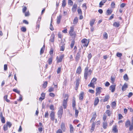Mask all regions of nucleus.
<instances>
[{"label": "nucleus", "instance_id": "nucleus-60", "mask_svg": "<svg viewBox=\"0 0 133 133\" xmlns=\"http://www.w3.org/2000/svg\"><path fill=\"white\" fill-rule=\"evenodd\" d=\"M89 92L92 94H94L95 92L92 89H89Z\"/></svg>", "mask_w": 133, "mask_h": 133}, {"label": "nucleus", "instance_id": "nucleus-25", "mask_svg": "<svg viewBox=\"0 0 133 133\" xmlns=\"http://www.w3.org/2000/svg\"><path fill=\"white\" fill-rule=\"evenodd\" d=\"M119 22L117 23L116 22H115L113 24L114 26L116 27H118L119 26Z\"/></svg>", "mask_w": 133, "mask_h": 133}, {"label": "nucleus", "instance_id": "nucleus-2", "mask_svg": "<svg viewBox=\"0 0 133 133\" xmlns=\"http://www.w3.org/2000/svg\"><path fill=\"white\" fill-rule=\"evenodd\" d=\"M74 27L73 26L71 27L69 32V34L72 38H75L76 36V35L75 32H74Z\"/></svg>", "mask_w": 133, "mask_h": 133}, {"label": "nucleus", "instance_id": "nucleus-18", "mask_svg": "<svg viewBox=\"0 0 133 133\" xmlns=\"http://www.w3.org/2000/svg\"><path fill=\"white\" fill-rule=\"evenodd\" d=\"M84 92H82L80 93L79 95V99L81 100H83V99Z\"/></svg>", "mask_w": 133, "mask_h": 133}, {"label": "nucleus", "instance_id": "nucleus-36", "mask_svg": "<svg viewBox=\"0 0 133 133\" xmlns=\"http://www.w3.org/2000/svg\"><path fill=\"white\" fill-rule=\"evenodd\" d=\"M77 11L78 14L82 15V11L81 9L80 8L78 9Z\"/></svg>", "mask_w": 133, "mask_h": 133}, {"label": "nucleus", "instance_id": "nucleus-4", "mask_svg": "<svg viewBox=\"0 0 133 133\" xmlns=\"http://www.w3.org/2000/svg\"><path fill=\"white\" fill-rule=\"evenodd\" d=\"M81 49H79V51L75 57L76 61V62H78L79 59L81 57Z\"/></svg>", "mask_w": 133, "mask_h": 133}, {"label": "nucleus", "instance_id": "nucleus-30", "mask_svg": "<svg viewBox=\"0 0 133 133\" xmlns=\"http://www.w3.org/2000/svg\"><path fill=\"white\" fill-rule=\"evenodd\" d=\"M103 36V38L104 39H107L108 35L107 33L106 32H105L104 33Z\"/></svg>", "mask_w": 133, "mask_h": 133}, {"label": "nucleus", "instance_id": "nucleus-5", "mask_svg": "<svg viewBox=\"0 0 133 133\" xmlns=\"http://www.w3.org/2000/svg\"><path fill=\"white\" fill-rule=\"evenodd\" d=\"M63 108L62 106H61L59 108L58 112V117L60 118H61L62 117L63 113Z\"/></svg>", "mask_w": 133, "mask_h": 133}, {"label": "nucleus", "instance_id": "nucleus-13", "mask_svg": "<svg viewBox=\"0 0 133 133\" xmlns=\"http://www.w3.org/2000/svg\"><path fill=\"white\" fill-rule=\"evenodd\" d=\"M77 5L75 4L73 5L72 9V11L73 12H75L76 11L77 8Z\"/></svg>", "mask_w": 133, "mask_h": 133}, {"label": "nucleus", "instance_id": "nucleus-45", "mask_svg": "<svg viewBox=\"0 0 133 133\" xmlns=\"http://www.w3.org/2000/svg\"><path fill=\"white\" fill-rule=\"evenodd\" d=\"M13 91L20 95V91L18 90L17 89H13Z\"/></svg>", "mask_w": 133, "mask_h": 133}, {"label": "nucleus", "instance_id": "nucleus-44", "mask_svg": "<svg viewBox=\"0 0 133 133\" xmlns=\"http://www.w3.org/2000/svg\"><path fill=\"white\" fill-rule=\"evenodd\" d=\"M21 30L23 32H25L26 31V29L25 27H22L21 28Z\"/></svg>", "mask_w": 133, "mask_h": 133}, {"label": "nucleus", "instance_id": "nucleus-50", "mask_svg": "<svg viewBox=\"0 0 133 133\" xmlns=\"http://www.w3.org/2000/svg\"><path fill=\"white\" fill-rule=\"evenodd\" d=\"M27 9V8L25 6H24L22 9V11L23 13H25Z\"/></svg>", "mask_w": 133, "mask_h": 133}, {"label": "nucleus", "instance_id": "nucleus-7", "mask_svg": "<svg viewBox=\"0 0 133 133\" xmlns=\"http://www.w3.org/2000/svg\"><path fill=\"white\" fill-rule=\"evenodd\" d=\"M50 116L51 117V119L52 121H54L55 119V113L53 111H51L50 114Z\"/></svg>", "mask_w": 133, "mask_h": 133}, {"label": "nucleus", "instance_id": "nucleus-64", "mask_svg": "<svg viewBox=\"0 0 133 133\" xmlns=\"http://www.w3.org/2000/svg\"><path fill=\"white\" fill-rule=\"evenodd\" d=\"M110 85V83L108 82H106L105 84V86L106 87H108Z\"/></svg>", "mask_w": 133, "mask_h": 133}, {"label": "nucleus", "instance_id": "nucleus-38", "mask_svg": "<svg viewBox=\"0 0 133 133\" xmlns=\"http://www.w3.org/2000/svg\"><path fill=\"white\" fill-rule=\"evenodd\" d=\"M97 79L96 78H94L91 81V82L93 83H95L97 81Z\"/></svg>", "mask_w": 133, "mask_h": 133}, {"label": "nucleus", "instance_id": "nucleus-61", "mask_svg": "<svg viewBox=\"0 0 133 133\" xmlns=\"http://www.w3.org/2000/svg\"><path fill=\"white\" fill-rule=\"evenodd\" d=\"M61 69V68L60 67H59L58 68L57 71V72L58 74H59L60 72Z\"/></svg>", "mask_w": 133, "mask_h": 133}, {"label": "nucleus", "instance_id": "nucleus-15", "mask_svg": "<svg viewBox=\"0 0 133 133\" xmlns=\"http://www.w3.org/2000/svg\"><path fill=\"white\" fill-rule=\"evenodd\" d=\"M99 101V100L98 97L95 98L94 102V105L95 106L97 105Z\"/></svg>", "mask_w": 133, "mask_h": 133}, {"label": "nucleus", "instance_id": "nucleus-52", "mask_svg": "<svg viewBox=\"0 0 133 133\" xmlns=\"http://www.w3.org/2000/svg\"><path fill=\"white\" fill-rule=\"evenodd\" d=\"M106 12L107 13V15H109L112 12V11H110V10H108L106 11Z\"/></svg>", "mask_w": 133, "mask_h": 133}, {"label": "nucleus", "instance_id": "nucleus-28", "mask_svg": "<svg viewBox=\"0 0 133 133\" xmlns=\"http://www.w3.org/2000/svg\"><path fill=\"white\" fill-rule=\"evenodd\" d=\"M52 58L51 57L49 58L48 60V62L49 65L51 64L52 62Z\"/></svg>", "mask_w": 133, "mask_h": 133}, {"label": "nucleus", "instance_id": "nucleus-11", "mask_svg": "<svg viewBox=\"0 0 133 133\" xmlns=\"http://www.w3.org/2000/svg\"><path fill=\"white\" fill-rule=\"evenodd\" d=\"M93 116L92 117L91 119L90 122H93L95 120L96 117V112H95L94 113H93Z\"/></svg>", "mask_w": 133, "mask_h": 133}, {"label": "nucleus", "instance_id": "nucleus-8", "mask_svg": "<svg viewBox=\"0 0 133 133\" xmlns=\"http://www.w3.org/2000/svg\"><path fill=\"white\" fill-rule=\"evenodd\" d=\"M60 51H63L65 48V44L63 42L61 43V44L60 45Z\"/></svg>", "mask_w": 133, "mask_h": 133}, {"label": "nucleus", "instance_id": "nucleus-14", "mask_svg": "<svg viewBox=\"0 0 133 133\" xmlns=\"http://www.w3.org/2000/svg\"><path fill=\"white\" fill-rule=\"evenodd\" d=\"M128 87V85L127 83H125L124 84L122 87V90L124 91L126 90L127 88Z\"/></svg>", "mask_w": 133, "mask_h": 133}, {"label": "nucleus", "instance_id": "nucleus-6", "mask_svg": "<svg viewBox=\"0 0 133 133\" xmlns=\"http://www.w3.org/2000/svg\"><path fill=\"white\" fill-rule=\"evenodd\" d=\"M102 89V88L101 87H98L96 89V96H97L101 94V90Z\"/></svg>", "mask_w": 133, "mask_h": 133}, {"label": "nucleus", "instance_id": "nucleus-51", "mask_svg": "<svg viewBox=\"0 0 133 133\" xmlns=\"http://www.w3.org/2000/svg\"><path fill=\"white\" fill-rule=\"evenodd\" d=\"M44 49H43L42 48L40 51V54L41 55H42L43 53L44 52Z\"/></svg>", "mask_w": 133, "mask_h": 133}, {"label": "nucleus", "instance_id": "nucleus-62", "mask_svg": "<svg viewBox=\"0 0 133 133\" xmlns=\"http://www.w3.org/2000/svg\"><path fill=\"white\" fill-rule=\"evenodd\" d=\"M115 3L114 2H112L111 4V7L112 8H114L115 7Z\"/></svg>", "mask_w": 133, "mask_h": 133}, {"label": "nucleus", "instance_id": "nucleus-58", "mask_svg": "<svg viewBox=\"0 0 133 133\" xmlns=\"http://www.w3.org/2000/svg\"><path fill=\"white\" fill-rule=\"evenodd\" d=\"M56 133H62V131L61 129H59L57 131Z\"/></svg>", "mask_w": 133, "mask_h": 133}, {"label": "nucleus", "instance_id": "nucleus-49", "mask_svg": "<svg viewBox=\"0 0 133 133\" xmlns=\"http://www.w3.org/2000/svg\"><path fill=\"white\" fill-rule=\"evenodd\" d=\"M126 5V4L124 3H122L120 5V7L123 8H124Z\"/></svg>", "mask_w": 133, "mask_h": 133}, {"label": "nucleus", "instance_id": "nucleus-29", "mask_svg": "<svg viewBox=\"0 0 133 133\" xmlns=\"http://www.w3.org/2000/svg\"><path fill=\"white\" fill-rule=\"evenodd\" d=\"M123 78L126 81H127L129 79L128 77V75L127 74H125L124 76H123Z\"/></svg>", "mask_w": 133, "mask_h": 133}, {"label": "nucleus", "instance_id": "nucleus-46", "mask_svg": "<svg viewBox=\"0 0 133 133\" xmlns=\"http://www.w3.org/2000/svg\"><path fill=\"white\" fill-rule=\"evenodd\" d=\"M76 105V102L75 101L74 99H73L72 101V107H75Z\"/></svg>", "mask_w": 133, "mask_h": 133}, {"label": "nucleus", "instance_id": "nucleus-57", "mask_svg": "<svg viewBox=\"0 0 133 133\" xmlns=\"http://www.w3.org/2000/svg\"><path fill=\"white\" fill-rule=\"evenodd\" d=\"M92 57V55L91 53L89 54L88 56V58L89 60Z\"/></svg>", "mask_w": 133, "mask_h": 133}, {"label": "nucleus", "instance_id": "nucleus-24", "mask_svg": "<svg viewBox=\"0 0 133 133\" xmlns=\"http://www.w3.org/2000/svg\"><path fill=\"white\" fill-rule=\"evenodd\" d=\"M70 131L71 133H72L74 131V128L71 124L70 125Z\"/></svg>", "mask_w": 133, "mask_h": 133}, {"label": "nucleus", "instance_id": "nucleus-34", "mask_svg": "<svg viewBox=\"0 0 133 133\" xmlns=\"http://www.w3.org/2000/svg\"><path fill=\"white\" fill-rule=\"evenodd\" d=\"M66 5V2L65 0H63L62 1V6L63 7H64Z\"/></svg>", "mask_w": 133, "mask_h": 133}, {"label": "nucleus", "instance_id": "nucleus-39", "mask_svg": "<svg viewBox=\"0 0 133 133\" xmlns=\"http://www.w3.org/2000/svg\"><path fill=\"white\" fill-rule=\"evenodd\" d=\"M88 40L87 39L84 38L81 41V42L83 43H87Z\"/></svg>", "mask_w": 133, "mask_h": 133}, {"label": "nucleus", "instance_id": "nucleus-35", "mask_svg": "<svg viewBox=\"0 0 133 133\" xmlns=\"http://www.w3.org/2000/svg\"><path fill=\"white\" fill-rule=\"evenodd\" d=\"M79 78H78L76 79V86L78 87L79 85Z\"/></svg>", "mask_w": 133, "mask_h": 133}, {"label": "nucleus", "instance_id": "nucleus-63", "mask_svg": "<svg viewBox=\"0 0 133 133\" xmlns=\"http://www.w3.org/2000/svg\"><path fill=\"white\" fill-rule=\"evenodd\" d=\"M133 129V125L131 124L130 126L129 127V130L130 131H131Z\"/></svg>", "mask_w": 133, "mask_h": 133}, {"label": "nucleus", "instance_id": "nucleus-32", "mask_svg": "<svg viewBox=\"0 0 133 133\" xmlns=\"http://www.w3.org/2000/svg\"><path fill=\"white\" fill-rule=\"evenodd\" d=\"M82 7L83 8V9L85 11L86 10L87 8V7L86 6V4L85 3L83 4L82 5Z\"/></svg>", "mask_w": 133, "mask_h": 133}, {"label": "nucleus", "instance_id": "nucleus-12", "mask_svg": "<svg viewBox=\"0 0 133 133\" xmlns=\"http://www.w3.org/2000/svg\"><path fill=\"white\" fill-rule=\"evenodd\" d=\"M61 128L63 131H65L66 128L65 127V123H62L61 125Z\"/></svg>", "mask_w": 133, "mask_h": 133}, {"label": "nucleus", "instance_id": "nucleus-26", "mask_svg": "<svg viewBox=\"0 0 133 133\" xmlns=\"http://www.w3.org/2000/svg\"><path fill=\"white\" fill-rule=\"evenodd\" d=\"M130 122L129 120H128L125 123V126L127 127H128L130 125Z\"/></svg>", "mask_w": 133, "mask_h": 133}, {"label": "nucleus", "instance_id": "nucleus-33", "mask_svg": "<svg viewBox=\"0 0 133 133\" xmlns=\"http://www.w3.org/2000/svg\"><path fill=\"white\" fill-rule=\"evenodd\" d=\"M48 84L47 82V81L45 82L43 85V87L44 88H46L47 86V84Z\"/></svg>", "mask_w": 133, "mask_h": 133}, {"label": "nucleus", "instance_id": "nucleus-27", "mask_svg": "<svg viewBox=\"0 0 133 133\" xmlns=\"http://www.w3.org/2000/svg\"><path fill=\"white\" fill-rule=\"evenodd\" d=\"M95 84V83H93L91 82L90 83L88 84V86L94 88H95L94 84Z\"/></svg>", "mask_w": 133, "mask_h": 133}, {"label": "nucleus", "instance_id": "nucleus-16", "mask_svg": "<svg viewBox=\"0 0 133 133\" xmlns=\"http://www.w3.org/2000/svg\"><path fill=\"white\" fill-rule=\"evenodd\" d=\"M55 36L54 34H52L50 37V41L52 42H54Z\"/></svg>", "mask_w": 133, "mask_h": 133}, {"label": "nucleus", "instance_id": "nucleus-59", "mask_svg": "<svg viewBox=\"0 0 133 133\" xmlns=\"http://www.w3.org/2000/svg\"><path fill=\"white\" fill-rule=\"evenodd\" d=\"M133 95V94L131 92H130L128 94V98H129L130 97Z\"/></svg>", "mask_w": 133, "mask_h": 133}, {"label": "nucleus", "instance_id": "nucleus-42", "mask_svg": "<svg viewBox=\"0 0 133 133\" xmlns=\"http://www.w3.org/2000/svg\"><path fill=\"white\" fill-rule=\"evenodd\" d=\"M79 111L77 109H75V116L76 117H77Z\"/></svg>", "mask_w": 133, "mask_h": 133}, {"label": "nucleus", "instance_id": "nucleus-3", "mask_svg": "<svg viewBox=\"0 0 133 133\" xmlns=\"http://www.w3.org/2000/svg\"><path fill=\"white\" fill-rule=\"evenodd\" d=\"M65 98L64 99L63 101L62 104V105L63 106L64 108L65 109L66 108V107L67 100L68 99V97L67 95H65Z\"/></svg>", "mask_w": 133, "mask_h": 133}, {"label": "nucleus", "instance_id": "nucleus-48", "mask_svg": "<svg viewBox=\"0 0 133 133\" xmlns=\"http://www.w3.org/2000/svg\"><path fill=\"white\" fill-rule=\"evenodd\" d=\"M73 2L71 0H68V3L70 5H72L73 4Z\"/></svg>", "mask_w": 133, "mask_h": 133}, {"label": "nucleus", "instance_id": "nucleus-55", "mask_svg": "<svg viewBox=\"0 0 133 133\" xmlns=\"http://www.w3.org/2000/svg\"><path fill=\"white\" fill-rule=\"evenodd\" d=\"M123 117L122 114H118V119H122Z\"/></svg>", "mask_w": 133, "mask_h": 133}, {"label": "nucleus", "instance_id": "nucleus-19", "mask_svg": "<svg viewBox=\"0 0 133 133\" xmlns=\"http://www.w3.org/2000/svg\"><path fill=\"white\" fill-rule=\"evenodd\" d=\"M108 126L107 123L106 122H103V127L104 129L107 128Z\"/></svg>", "mask_w": 133, "mask_h": 133}, {"label": "nucleus", "instance_id": "nucleus-1", "mask_svg": "<svg viewBox=\"0 0 133 133\" xmlns=\"http://www.w3.org/2000/svg\"><path fill=\"white\" fill-rule=\"evenodd\" d=\"M89 67L87 66L85 69L84 71V77L86 80L87 78L88 75L90 76L91 74L92 71L90 69L88 71Z\"/></svg>", "mask_w": 133, "mask_h": 133}, {"label": "nucleus", "instance_id": "nucleus-17", "mask_svg": "<svg viewBox=\"0 0 133 133\" xmlns=\"http://www.w3.org/2000/svg\"><path fill=\"white\" fill-rule=\"evenodd\" d=\"M62 17V15L61 14H60L58 16H57V24H59L60 23Z\"/></svg>", "mask_w": 133, "mask_h": 133}, {"label": "nucleus", "instance_id": "nucleus-53", "mask_svg": "<svg viewBox=\"0 0 133 133\" xmlns=\"http://www.w3.org/2000/svg\"><path fill=\"white\" fill-rule=\"evenodd\" d=\"M50 108L51 110L52 111L54 110V106L53 105H50Z\"/></svg>", "mask_w": 133, "mask_h": 133}, {"label": "nucleus", "instance_id": "nucleus-23", "mask_svg": "<svg viewBox=\"0 0 133 133\" xmlns=\"http://www.w3.org/2000/svg\"><path fill=\"white\" fill-rule=\"evenodd\" d=\"M110 96L109 95H106L105 96V98L103 100V102H105L108 101L109 98Z\"/></svg>", "mask_w": 133, "mask_h": 133}, {"label": "nucleus", "instance_id": "nucleus-47", "mask_svg": "<svg viewBox=\"0 0 133 133\" xmlns=\"http://www.w3.org/2000/svg\"><path fill=\"white\" fill-rule=\"evenodd\" d=\"M1 119V122L2 123H4L5 122L4 118V117L0 118Z\"/></svg>", "mask_w": 133, "mask_h": 133}, {"label": "nucleus", "instance_id": "nucleus-40", "mask_svg": "<svg viewBox=\"0 0 133 133\" xmlns=\"http://www.w3.org/2000/svg\"><path fill=\"white\" fill-rule=\"evenodd\" d=\"M112 130L115 132H118V130L117 129V127L116 126L114 127Z\"/></svg>", "mask_w": 133, "mask_h": 133}, {"label": "nucleus", "instance_id": "nucleus-37", "mask_svg": "<svg viewBox=\"0 0 133 133\" xmlns=\"http://www.w3.org/2000/svg\"><path fill=\"white\" fill-rule=\"evenodd\" d=\"M75 43V41L74 40H73L71 42V44L70 45V47L71 48H72L74 45V44Z\"/></svg>", "mask_w": 133, "mask_h": 133}, {"label": "nucleus", "instance_id": "nucleus-54", "mask_svg": "<svg viewBox=\"0 0 133 133\" xmlns=\"http://www.w3.org/2000/svg\"><path fill=\"white\" fill-rule=\"evenodd\" d=\"M40 27V23L38 22H37V24L36 25V29H37L38 28V30L39 29Z\"/></svg>", "mask_w": 133, "mask_h": 133}, {"label": "nucleus", "instance_id": "nucleus-43", "mask_svg": "<svg viewBox=\"0 0 133 133\" xmlns=\"http://www.w3.org/2000/svg\"><path fill=\"white\" fill-rule=\"evenodd\" d=\"M106 113L108 114V116H111V113H110V110H108L106 111Z\"/></svg>", "mask_w": 133, "mask_h": 133}, {"label": "nucleus", "instance_id": "nucleus-10", "mask_svg": "<svg viewBox=\"0 0 133 133\" xmlns=\"http://www.w3.org/2000/svg\"><path fill=\"white\" fill-rule=\"evenodd\" d=\"M64 57V55H62L59 56V57L58 58V56L57 57V58H58L57 60V62L58 63L61 62L62 61V59Z\"/></svg>", "mask_w": 133, "mask_h": 133}, {"label": "nucleus", "instance_id": "nucleus-31", "mask_svg": "<svg viewBox=\"0 0 133 133\" xmlns=\"http://www.w3.org/2000/svg\"><path fill=\"white\" fill-rule=\"evenodd\" d=\"M78 21V19L77 17H75L73 21V24H76L77 23Z\"/></svg>", "mask_w": 133, "mask_h": 133}, {"label": "nucleus", "instance_id": "nucleus-41", "mask_svg": "<svg viewBox=\"0 0 133 133\" xmlns=\"http://www.w3.org/2000/svg\"><path fill=\"white\" fill-rule=\"evenodd\" d=\"M116 55L117 57H120L122 56V54L121 53L118 52L117 53Z\"/></svg>", "mask_w": 133, "mask_h": 133}, {"label": "nucleus", "instance_id": "nucleus-9", "mask_svg": "<svg viewBox=\"0 0 133 133\" xmlns=\"http://www.w3.org/2000/svg\"><path fill=\"white\" fill-rule=\"evenodd\" d=\"M116 85H112L110 86V90H111L112 92H114L115 90Z\"/></svg>", "mask_w": 133, "mask_h": 133}, {"label": "nucleus", "instance_id": "nucleus-56", "mask_svg": "<svg viewBox=\"0 0 133 133\" xmlns=\"http://www.w3.org/2000/svg\"><path fill=\"white\" fill-rule=\"evenodd\" d=\"M48 111H47L45 113L44 115V117L45 118H47L48 117Z\"/></svg>", "mask_w": 133, "mask_h": 133}, {"label": "nucleus", "instance_id": "nucleus-21", "mask_svg": "<svg viewBox=\"0 0 133 133\" xmlns=\"http://www.w3.org/2000/svg\"><path fill=\"white\" fill-rule=\"evenodd\" d=\"M82 69L81 67L80 66H79L77 68L76 70L77 73H78V74H80L81 72Z\"/></svg>", "mask_w": 133, "mask_h": 133}, {"label": "nucleus", "instance_id": "nucleus-20", "mask_svg": "<svg viewBox=\"0 0 133 133\" xmlns=\"http://www.w3.org/2000/svg\"><path fill=\"white\" fill-rule=\"evenodd\" d=\"M8 122H7L6 124H4L3 126V129L5 131L7 130L8 129Z\"/></svg>", "mask_w": 133, "mask_h": 133}, {"label": "nucleus", "instance_id": "nucleus-22", "mask_svg": "<svg viewBox=\"0 0 133 133\" xmlns=\"http://www.w3.org/2000/svg\"><path fill=\"white\" fill-rule=\"evenodd\" d=\"M95 20L94 19H92L90 21V24L91 27H92L94 25Z\"/></svg>", "mask_w": 133, "mask_h": 133}]
</instances>
